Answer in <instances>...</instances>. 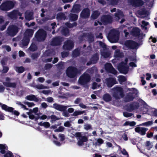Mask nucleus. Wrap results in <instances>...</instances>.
Instances as JSON below:
<instances>
[{
	"mask_svg": "<svg viewBox=\"0 0 157 157\" xmlns=\"http://www.w3.org/2000/svg\"><path fill=\"white\" fill-rule=\"evenodd\" d=\"M59 29H62L61 30V33L63 35L66 36L68 35L69 31L67 28L60 27Z\"/></svg>",
	"mask_w": 157,
	"mask_h": 157,
	"instance_id": "obj_38",
	"label": "nucleus"
},
{
	"mask_svg": "<svg viewBox=\"0 0 157 157\" xmlns=\"http://www.w3.org/2000/svg\"><path fill=\"white\" fill-rule=\"evenodd\" d=\"M124 116L126 117H128L132 116L133 114L132 113H128L125 112L123 113Z\"/></svg>",
	"mask_w": 157,
	"mask_h": 157,
	"instance_id": "obj_57",
	"label": "nucleus"
},
{
	"mask_svg": "<svg viewBox=\"0 0 157 157\" xmlns=\"http://www.w3.org/2000/svg\"><path fill=\"white\" fill-rule=\"evenodd\" d=\"M25 98L29 101H33L36 102H38L39 101V99L35 95L33 94L26 96Z\"/></svg>",
	"mask_w": 157,
	"mask_h": 157,
	"instance_id": "obj_29",
	"label": "nucleus"
},
{
	"mask_svg": "<svg viewBox=\"0 0 157 157\" xmlns=\"http://www.w3.org/2000/svg\"><path fill=\"white\" fill-rule=\"evenodd\" d=\"M145 146L146 148L149 150L153 147V145L152 142L149 141H147L145 143Z\"/></svg>",
	"mask_w": 157,
	"mask_h": 157,
	"instance_id": "obj_39",
	"label": "nucleus"
},
{
	"mask_svg": "<svg viewBox=\"0 0 157 157\" xmlns=\"http://www.w3.org/2000/svg\"><path fill=\"white\" fill-rule=\"evenodd\" d=\"M103 99L105 101L108 102L111 100L112 97L109 94L107 93L104 95Z\"/></svg>",
	"mask_w": 157,
	"mask_h": 157,
	"instance_id": "obj_35",
	"label": "nucleus"
},
{
	"mask_svg": "<svg viewBox=\"0 0 157 157\" xmlns=\"http://www.w3.org/2000/svg\"><path fill=\"white\" fill-rule=\"evenodd\" d=\"M135 129L136 132L139 133L142 135H144L145 134L146 132L148 129L145 128L138 127L136 128Z\"/></svg>",
	"mask_w": 157,
	"mask_h": 157,
	"instance_id": "obj_22",
	"label": "nucleus"
},
{
	"mask_svg": "<svg viewBox=\"0 0 157 157\" xmlns=\"http://www.w3.org/2000/svg\"><path fill=\"white\" fill-rule=\"evenodd\" d=\"M113 97L116 99H119L124 96L123 89L120 86H116L111 90Z\"/></svg>",
	"mask_w": 157,
	"mask_h": 157,
	"instance_id": "obj_3",
	"label": "nucleus"
},
{
	"mask_svg": "<svg viewBox=\"0 0 157 157\" xmlns=\"http://www.w3.org/2000/svg\"><path fill=\"white\" fill-rule=\"evenodd\" d=\"M148 22L144 21H142L141 27L143 29L147 30V27L146 26L148 25Z\"/></svg>",
	"mask_w": 157,
	"mask_h": 157,
	"instance_id": "obj_48",
	"label": "nucleus"
},
{
	"mask_svg": "<svg viewBox=\"0 0 157 157\" xmlns=\"http://www.w3.org/2000/svg\"><path fill=\"white\" fill-rule=\"evenodd\" d=\"M24 103L27 105L29 107H32L35 105V104L33 102H24Z\"/></svg>",
	"mask_w": 157,
	"mask_h": 157,
	"instance_id": "obj_64",
	"label": "nucleus"
},
{
	"mask_svg": "<svg viewBox=\"0 0 157 157\" xmlns=\"http://www.w3.org/2000/svg\"><path fill=\"white\" fill-rule=\"evenodd\" d=\"M77 72V70L76 68L70 67L67 69L66 71V74L68 77L71 78H74L76 76Z\"/></svg>",
	"mask_w": 157,
	"mask_h": 157,
	"instance_id": "obj_11",
	"label": "nucleus"
},
{
	"mask_svg": "<svg viewBox=\"0 0 157 157\" xmlns=\"http://www.w3.org/2000/svg\"><path fill=\"white\" fill-rule=\"evenodd\" d=\"M86 37L88 38L90 43L94 41V37L93 35L92 34L89 35L88 33H83V35L82 36V40Z\"/></svg>",
	"mask_w": 157,
	"mask_h": 157,
	"instance_id": "obj_30",
	"label": "nucleus"
},
{
	"mask_svg": "<svg viewBox=\"0 0 157 157\" xmlns=\"http://www.w3.org/2000/svg\"><path fill=\"white\" fill-rule=\"evenodd\" d=\"M81 6L79 5H75L74 6L72 11L74 13H78L81 10Z\"/></svg>",
	"mask_w": 157,
	"mask_h": 157,
	"instance_id": "obj_34",
	"label": "nucleus"
},
{
	"mask_svg": "<svg viewBox=\"0 0 157 157\" xmlns=\"http://www.w3.org/2000/svg\"><path fill=\"white\" fill-rule=\"evenodd\" d=\"M11 79L9 77H6L5 81L3 82V85L6 86L15 88L16 86V84L15 82H11Z\"/></svg>",
	"mask_w": 157,
	"mask_h": 157,
	"instance_id": "obj_15",
	"label": "nucleus"
},
{
	"mask_svg": "<svg viewBox=\"0 0 157 157\" xmlns=\"http://www.w3.org/2000/svg\"><path fill=\"white\" fill-rule=\"evenodd\" d=\"M125 46L128 48L134 49L136 48L138 44L136 42L130 40H127L124 43Z\"/></svg>",
	"mask_w": 157,
	"mask_h": 157,
	"instance_id": "obj_14",
	"label": "nucleus"
},
{
	"mask_svg": "<svg viewBox=\"0 0 157 157\" xmlns=\"http://www.w3.org/2000/svg\"><path fill=\"white\" fill-rule=\"evenodd\" d=\"M18 31V28L16 26L11 25L8 28L6 33L10 36H14Z\"/></svg>",
	"mask_w": 157,
	"mask_h": 157,
	"instance_id": "obj_10",
	"label": "nucleus"
},
{
	"mask_svg": "<svg viewBox=\"0 0 157 157\" xmlns=\"http://www.w3.org/2000/svg\"><path fill=\"white\" fill-rule=\"evenodd\" d=\"M150 114H151L153 116H157V109L152 108L150 109Z\"/></svg>",
	"mask_w": 157,
	"mask_h": 157,
	"instance_id": "obj_47",
	"label": "nucleus"
},
{
	"mask_svg": "<svg viewBox=\"0 0 157 157\" xmlns=\"http://www.w3.org/2000/svg\"><path fill=\"white\" fill-rule=\"evenodd\" d=\"M128 59H125V62H122L117 66V69L121 73L126 74L128 71L129 67L127 64Z\"/></svg>",
	"mask_w": 157,
	"mask_h": 157,
	"instance_id": "obj_6",
	"label": "nucleus"
},
{
	"mask_svg": "<svg viewBox=\"0 0 157 157\" xmlns=\"http://www.w3.org/2000/svg\"><path fill=\"white\" fill-rule=\"evenodd\" d=\"M14 4L15 2L7 1L2 4L0 8L3 10H9L13 7Z\"/></svg>",
	"mask_w": 157,
	"mask_h": 157,
	"instance_id": "obj_8",
	"label": "nucleus"
},
{
	"mask_svg": "<svg viewBox=\"0 0 157 157\" xmlns=\"http://www.w3.org/2000/svg\"><path fill=\"white\" fill-rule=\"evenodd\" d=\"M33 34V31L32 29L26 30L24 33V36L20 43V46L22 48H25L28 45L29 41V38Z\"/></svg>",
	"mask_w": 157,
	"mask_h": 157,
	"instance_id": "obj_2",
	"label": "nucleus"
},
{
	"mask_svg": "<svg viewBox=\"0 0 157 157\" xmlns=\"http://www.w3.org/2000/svg\"><path fill=\"white\" fill-rule=\"evenodd\" d=\"M8 149V147L5 144H0V152L2 154H4L6 153V151L5 150H6Z\"/></svg>",
	"mask_w": 157,
	"mask_h": 157,
	"instance_id": "obj_36",
	"label": "nucleus"
},
{
	"mask_svg": "<svg viewBox=\"0 0 157 157\" xmlns=\"http://www.w3.org/2000/svg\"><path fill=\"white\" fill-rule=\"evenodd\" d=\"M70 19L72 21H76L77 19L78 15L71 13L69 15Z\"/></svg>",
	"mask_w": 157,
	"mask_h": 157,
	"instance_id": "obj_40",
	"label": "nucleus"
},
{
	"mask_svg": "<svg viewBox=\"0 0 157 157\" xmlns=\"http://www.w3.org/2000/svg\"><path fill=\"white\" fill-rule=\"evenodd\" d=\"M140 31V29L137 28H133L132 31V34L133 36L140 38L143 36V34Z\"/></svg>",
	"mask_w": 157,
	"mask_h": 157,
	"instance_id": "obj_19",
	"label": "nucleus"
},
{
	"mask_svg": "<svg viewBox=\"0 0 157 157\" xmlns=\"http://www.w3.org/2000/svg\"><path fill=\"white\" fill-rule=\"evenodd\" d=\"M33 13L32 12L27 11L25 13V19L28 20H30L33 18Z\"/></svg>",
	"mask_w": 157,
	"mask_h": 157,
	"instance_id": "obj_32",
	"label": "nucleus"
},
{
	"mask_svg": "<svg viewBox=\"0 0 157 157\" xmlns=\"http://www.w3.org/2000/svg\"><path fill=\"white\" fill-rule=\"evenodd\" d=\"M36 87L38 89H43L48 88V87L45 86L42 84L36 85Z\"/></svg>",
	"mask_w": 157,
	"mask_h": 157,
	"instance_id": "obj_55",
	"label": "nucleus"
},
{
	"mask_svg": "<svg viewBox=\"0 0 157 157\" xmlns=\"http://www.w3.org/2000/svg\"><path fill=\"white\" fill-rule=\"evenodd\" d=\"M98 59V55L97 54H96L93 55L91 58L90 59V62L87 63L86 64L87 65H89L91 63H95L97 62Z\"/></svg>",
	"mask_w": 157,
	"mask_h": 157,
	"instance_id": "obj_26",
	"label": "nucleus"
},
{
	"mask_svg": "<svg viewBox=\"0 0 157 157\" xmlns=\"http://www.w3.org/2000/svg\"><path fill=\"white\" fill-rule=\"evenodd\" d=\"M128 2L130 4L135 7L142 6L144 2L141 0H128Z\"/></svg>",
	"mask_w": 157,
	"mask_h": 157,
	"instance_id": "obj_18",
	"label": "nucleus"
},
{
	"mask_svg": "<svg viewBox=\"0 0 157 157\" xmlns=\"http://www.w3.org/2000/svg\"><path fill=\"white\" fill-rule=\"evenodd\" d=\"M79 50L77 49L73 51L72 55L73 57H76L79 56Z\"/></svg>",
	"mask_w": 157,
	"mask_h": 157,
	"instance_id": "obj_49",
	"label": "nucleus"
},
{
	"mask_svg": "<svg viewBox=\"0 0 157 157\" xmlns=\"http://www.w3.org/2000/svg\"><path fill=\"white\" fill-rule=\"evenodd\" d=\"M65 25L68 28H71L73 26H76V23L75 22H74L73 24H70L68 23H66Z\"/></svg>",
	"mask_w": 157,
	"mask_h": 157,
	"instance_id": "obj_58",
	"label": "nucleus"
},
{
	"mask_svg": "<svg viewBox=\"0 0 157 157\" xmlns=\"http://www.w3.org/2000/svg\"><path fill=\"white\" fill-rule=\"evenodd\" d=\"M49 117H47V116L45 115H43L42 113L38 115V117L36 118V120H37L38 119H40L41 120H45L47 118H49Z\"/></svg>",
	"mask_w": 157,
	"mask_h": 157,
	"instance_id": "obj_44",
	"label": "nucleus"
},
{
	"mask_svg": "<svg viewBox=\"0 0 157 157\" xmlns=\"http://www.w3.org/2000/svg\"><path fill=\"white\" fill-rule=\"evenodd\" d=\"M75 136L78 140L77 144L78 146H83L84 142H86L88 140L86 136L82 135L80 132L76 133Z\"/></svg>",
	"mask_w": 157,
	"mask_h": 157,
	"instance_id": "obj_5",
	"label": "nucleus"
},
{
	"mask_svg": "<svg viewBox=\"0 0 157 157\" xmlns=\"http://www.w3.org/2000/svg\"><path fill=\"white\" fill-rule=\"evenodd\" d=\"M118 80L120 84H122V83L125 82L126 80V79L125 77L123 76H119L118 77Z\"/></svg>",
	"mask_w": 157,
	"mask_h": 157,
	"instance_id": "obj_42",
	"label": "nucleus"
},
{
	"mask_svg": "<svg viewBox=\"0 0 157 157\" xmlns=\"http://www.w3.org/2000/svg\"><path fill=\"white\" fill-rule=\"evenodd\" d=\"M4 157H13V154L11 152L8 151L5 153Z\"/></svg>",
	"mask_w": 157,
	"mask_h": 157,
	"instance_id": "obj_59",
	"label": "nucleus"
},
{
	"mask_svg": "<svg viewBox=\"0 0 157 157\" xmlns=\"http://www.w3.org/2000/svg\"><path fill=\"white\" fill-rule=\"evenodd\" d=\"M39 125L40 126H44L46 128H48L50 127V124L48 122H40L39 123Z\"/></svg>",
	"mask_w": 157,
	"mask_h": 157,
	"instance_id": "obj_43",
	"label": "nucleus"
},
{
	"mask_svg": "<svg viewBox=\"0 0 157 157\" xmlns=\"http://www.w3.org/2000/svg\"><path fill=\"white\" fill-rule=\"evenodd\" d=\"M64 15L62 13H59L57 14V18L58 20H60L64 18Z\"/></svg>",
	"mask_w": 157,
	"mask_h": 157,
	"instance_id": "obj_60",
	"label": "nucleus"
},
{
	"mask_svg": "<svg viewBox=\"0 0 157 157\" xmlns=\"http://www.w3.org/2000/svg\"><path fill=\"white\" fill-rule=\"evenodd\" d=\"M0 105H1L2 109L6 111L12 112L14 109L13 108L9 107L6 105L2 104L1 103H0Z\"/></svg>",
	"mask_w": 157,
	"mask_h": 157,
	"instance_id": "obj_28",
	"label": "nucleus"
},
{
	"mask_svg": "<svg viewBox=\"0 0 157 157\" xmlns=\"http://www.w3.org/2000/svg\"><path fill=\"white\" fill-rule=\"evenodd\" d=\"M16 71L19 73H22L24 71V69L22 67H17L15 68Z\"/></svg>",
	"mask_w": 157,
	"mask_h": 157,
	"instance_id": "obj_50",
	"label": "nucleus"
},
{
	"mask_svg": "<svg viewBox=\"0 0 157 157\" xmlns=\"http://www.w3.org/2000/svg\"><path fill=\"white\" fill-rule=\"evenodd\" d=\"M8 16L12 19L17 18L19 17V19L21 20L23 19V17H21V14L18 11L13 10L10 13L8 14Z\"/></svg>",
	"mask_w": 157,
	"mask_h": 157,
	"instance_id": "obj_13",
	"label": "nucleus"
},
{
	"mask_svg": "<svg viewBox=\"0 0 157 157\" xmlns=\"http://www.w3.org/2000/svg\"><path fill=\"white\" fill-rule=\"evenodd\" d=\"M61 41V39L59 37H56L53 39L51 42V44L53 46L59 45Z\"/></svg>",
	"mask_w": 157,
	"mask_h": 157,
	"instance_id": "obj_25",
	"label": "nucleus"
},
{
	"mask_svg": "<svg viewBox=\"0 0 157 157\" xmlns=\"http://www.w3.org/2000/svg\"><path fill=\"white\" fill-rule=\"evenodd\" d=\"M153 122L152 121H148L144 123L140 124V126H149L152 124Z\"/></svg>",
	"mask_w": 157,
	"mask_h": 157,
	"instance_id": "obj_53",
	"label": "nucleus"
},
{
	"mask_svg": "<svg viewBox=\"0 0 157 157\" xmlns=\"http://www.w3.org/2000/svg\"><path fill=\"white\" fill-rule=\"evenodd\" d=\"M105 69L107 72H110L114 75L117 74V71L113 68L110 63H106L105 64Z\"/></svg>",
	"mask_w": 157,
	"mask_h": 157,
	"instance_id": "obj_17",
	"label": "nucleus"
},
{
	"mask_svg": "<svg viewBox=\"0 0 157 157\" xmlns=\"http://www.w3.org/2000/svg\"><path fill=\"white\" fill-rule=\"evenodd\" d=\"M152 108H150L149 106L147 105L146 104L144 105L141 110V113L143 114L147 113L149 114H150L151 111L150 109Z\"/></svg>",
	"mask_w": 157,
	"mask_h": 157,
	"instance_id": "obj_27",
	"label": "nucleus"
},
{
	"mask_svg": "<svg viewBox=\"0 0 157 157\" xmlns=\"http://www.w3.org/2000/svg\"><path fill=\"white\" fill-rule=\"evenodd\" d=\"M105 83L109 87H111L114 84H116V79L114 78H110L105 79Z\"/></svg>",
	"mask_w": 157,
	"mask_h": 157,
	"instance_id": "obj_21",
	"label": "nucleus"
},
{
	"mask_svg": "<svg viewBox=\"0 0 157 157\" xmlns=\"http://www.w3.org/2000/svg\"><path fill=\"white\" fill-rule=\"evenodd\" d=\"M74 47V44L72 41L68 40L65 42L63 46L65 50H69L72 48Z\"/></svg>",
	"mask_w": 157,
	"mask_h": 157,
	"instance_id": "obj_20",
	"label": "nucleus"
},
{
	"mask_svg": "<svg viewBox=\"0 0 157 157\" xmlns=\"http://www.w3.org/2000/svg\"><path fill=\"white\" fill-rule=\"evenodd\" d=\"M29 48L31 51H34L37 49V47L35 44L32 43Z\"/></svg>",
	"mask_w": 157,
	"mask_h": 157,
	"instance_id": "obj_56",
	"label": "nucleus"
},
{
	"mask_svg": "<svg viewBox=\"0 0 157 157\" xmlns=\"http://www.w3.org/2000/svg\"><path fill=\"white\" fill-rule=\"evenodd\" d=\"M16 104L20 106L21 108H23L24 110H28V109L26 108L25 106L21 102L17 101L16 102Z\"/></svg>",
	"mask_w": 157,
	"mask_h": 157,
	"instance_id": "obj_54",
	"label": "nucleus"
},
{
	"mask_svg": "<svg viewBox=\"0 0 157 157\" xmlns=\"http://www.w3.org/2000/svg\"><path fill=\"white\" fill-rule=\"evenodd\" d=\"M99 14L100 13L98 11H95L92 14L91 16V18L93 19H95L98 17Z\"/></svg>",
	"mask_w": 157,
	"mask_h": 157,
	"instance_id": "obj_45",
	"label": "nucleus"
},
{
	"mask_svg": "<svg viewBox=\"0 0 157 157\" xmlns=\"http://www.w3.org/2000/svg\"><path fill=\"white\" fill-rule=\"evenodd\" d=\"M112 18L110 15L103 16L101 19V21L103 24H106L111 22Z\"/></svg>",
	"mask_w": 157,
	"mask_h": 157,
	"instance_id": "obj_23",
	"label": "nucleus"
},
{
	"mask_svg": "<svg viewBox=\"0 0 157 157\" xmlns=\"http://www.w3.org/2000/svg\"><path fill=\"white\" fill-rule=\"evenodd\" d=\"M139 104L137 102H134L128 104L124 107L125 109L130 112L137 109L139 107Z\"/></svg>",
	"mask_w": 157,
	"mask_h": 157,
	"instance_id": "obj_12",
	"label": "nucleus"
},
{
	"mask_svg": "<svg viewBox=\"0 0 157 157\" xmlns=\"http://www.w3.org/2000/svg\"><path fill=\"white\" fill-rule=\"evenodd\" d=\"M108 2L112 5H116L118 3V0H107Z\"/></svg>",
	"mask_w": 157,
	"mask_h": 157,
	"instance_id": "obj_61",
	"label": "nucleus"
},
{
	"mask_svg": "<svg viewBox=\"0 0 157 157\" xmlns=\"http://www.w3.org/2000/svg\"><path fill=\"white\" fill-rule=\"evenodd\" d=\"M115 16L117 17V20H118L120 18L123 17L124 15L121 11L118 10H117V13L115 14Z\"/></svg>",
	"mask_w": 157,
	"mask_h": 157,
	"instance_id": "obj_37",
	"label": "nucleus"
},
{
	"mask_svg": "<svg viewBox=\"0 0 157 157\" xmlns=\"http://www.w3.org/2000/svg\"><path fill=\"white\" fill-rule=\"evenodd\" d=\"M84 128L86 130H88L91 128V126L90 124H86L84 125Z\"/></svg>",
	"mask_w": 157,
	"mask_h": 157,
	"instance_id": "obj_62",
	"label": "nucleus"
},
{
	"mask_svg": "<svg viewBox=\"0 0 157 157\" xmlns=\"http://www.w3.org/2000/svg\"><path fill=\"white\" fill-rule=\"evenodd\" d=\"M55 54V52L52 50H46L44 54V57L48 56H52Z\"/></svg>",
	"mask_w": 157,
	"mask_h": 157,
	"instance_id": "obj_33",
	"label": "nucleus"
},
{
	"mask_svg": "<svg viewBox=\"0 0 157 157\" xmlns=\"http://www.w3.org/2000/svg\"><path fill=\"white\" fill-rule=\"evenodd\" d=\"M71 106H64L57 103H54L53 104V107L56 109L60 111H64L66 110L67 108Z\"/></svg>",
	"mask_w": 157,
	"mask_h": 157,
	"instance_id": "obj_16",
	"label": "nucleus"
},
{
	"mask_svg": "<svg viewBox=\"0 0 157 157\" xmlns=\"http://www.w3.org/2000/svg\"><path fill=\"white\" fill-rule=\"evenodd\" d=\"M128 90L130 92L127 94L124 98V101L127 102L132 101L135 98L134 95H136L138 92L136 89L134 88L129 89Z\"/></svg>",
	"mask_w": 157,
	"mask_h": 157,
	"instance_id": "obj_7",
	"label": "nucleus"
},
{
	"mask_svg": "<svg viewBox=\"0 0 157 157\" xmlns=\"http://www.w3.org/2000/svg\"><path fill=\"white\" fill-rule=\"evenodd\" d=\"M55 18V16H54L53 17H52V18H50L49 17H45L44 18H43L42 20H40V21H38V22L41 24H43L44 22H45V21H48V20L51 19H53Z\"/></svg>",
	"mask_w": 157,
	"mask_h": 157,
	"instance_id": "obj_51",
	"label": "nucleus"
},
{
	"mask_svg": "<svg viewBox=\"0 0 157 157\" xmlns=\"http://www.w3.org/2000/svg\"><path fill=\"white\" fill-rule=\"evenodd\" d=\"M124 56L123 53L121 52L120 50L117 49L115 50L114 54V56L115 58H121Z\"/></svg>",
	"mask_w": 157,
	"mask_h": 157,
	"instance_id": "obj_31",
	"label": "nucleus"
},
{
	"mask_svg": "<svg viewBox=\"0 0 157 157\" xmlns=\"http://www.w3.org/2000/svg\"><path fill=\"white\" fill-rule=\"evenodd\" d=\"M46 33L43 29L39 30L36 33L35 37L38 41L44 40L46 37Z\"/></svg>",
	"mask_w": 157,
	"mask_h": 157,
	"instance_id": "obj_9",
	"label": "nucleus"
},
{
	"mask_svg": "<svg viewBox=\"0 0 157 157\" xmlns=\"http://www.w3.org/2000/svg\"><path fill=\"white\" fill-rule=\"evenodd\" d=\"M50 118L51 120V122L53 123L56 120H58L59 119V118L57 117L56 116L54 115H52L50 117Z\"/></svg>",
	"mask_w": 157,
	"mask_h": 157,
	"instance_id": "obj_52",
	"label": "nucleus"
},
{
	"mask_svg": "<svg viewBox=\"0 0 157 157\" xmlns=\"http://www.w3.org/2000/svg\"><path fill=\"white\" fill-rule=\"evenodd\" d=\"M90 15V10L88 8L83 9L80 14V16L84 18H86Z\"/></svg>",
	"mask_w": 157,
	"mask_h": 157,
	"instance_id": "obj_24",
	"label": "nucleus"
},
{
	"mask_svg": "<svg viewBox=\"0 0 157 157\" xmlns=\"http://www.w3.org/2000/svg\"><path fill=\"white\" fill-rule=\"evenodd\" d=\"M85 112V111H75L73 113V116H76L79 115H81Z\"/></svg>",
	"mask_w": 157,
	"mask_h": 157,
	"instance_id": "obj_46",
	"label": "nucleus"
},
{
	"mask_svg": "<svg viewBox=\"0 0 157 157\" xmlns=\"http://www.w3.org/2000/svg\"><path fill=\"white\" fill-rule=\"evenodd\" d=\"M3 69L2 70H1V72H2L3 73H6L8 71L9 68L6 66H3Z\"/></svg>",
	"mask_w": 157,
	"mask_h": 157,
	"instance_id": "obj_63",
	"label": "nucleus"
},
{
	"mask_svg": "<svg viewBox=\"0 0 157 157\" xmlns=\"http://www.w3.org/2000/svg\"><path fill=\"white\" fill-rule=\"evenodd\" d=\"M97 68L93 67L87 71L79 78L78 82L81 85H84L90 80V76L88 73L92 74L94 71L96 72Z\"/></svg>",
	"mask_w": 157,
	"mask_h": 157,
	"instance_id": "obj_1",
	"label": "nucleus"
},
{
	"mask_svg": "<svg viewBox=\"0 0 157 157\" xmlns=\"http://www.w3.org/2000/svg\"><path fill=\"white\" fill-rule=\"evenodd\" d=\"M27 114L29 115V117L30 119H35L36 120V118L35 117L34 115L33 114V113L32 111V109H29V112L27 113Z\"/></svg>",
	"mask_w": 157,
	"mask_h": 157,
	"instance_id": "obj_41",
	"label": "nucleus"
},
{
	"mask_svg": "<svg viewBox=\"0 0 157 157\" xmlns=\"http://www.w3.org/2000/svg\"><path fill=\"white\" fill-rule=\"evenodd\" d=\"M119 32L115 30H111L109 33L107 37L111 43L116 42L119 40Z\"/></svg>",
	"mask_w": 157,
	"mask_h": 157,
	"instance_id": "obj_4",
	"label": "nucleus"
}]
</instances>
